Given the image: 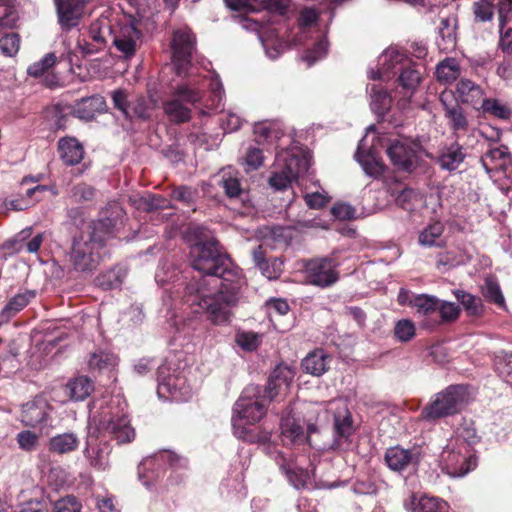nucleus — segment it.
Returning <instances> with one entry per match:
<instances>
[{"mask_svg": "<svg viewBox=\"0 0 512 512\" xmlns=\"http://www.w3.org/2000/svg\"><path fill=\"white\" fill-rule=\"evenodd\" d=\"M190 261L202 275L187 284L186 302L194 313L206 315L213 325H228L245 283L241 270L219 250L215 239L194 244Z\"/></svg>", "mask_w": 512, "mask_h": 512, "instance_id": "obj_1", "label": "nucleus"}, {"mask_svg": "<svg viewBox=\"0 0 512 512\" xmlns=\"http://www.w3.org/2000/svg\"><path fill=\"white\" fill-rule=\"evenodd\" d=\"M127 403L119 395L110 397L109 401L97 400L90 404V423H93L103 437H110L116 445L130 443L135 431L127 418Z\"/></svg>", "mask_w": 512, "mask_h": 512, "instance_id": "obj_2", "label": "nucleus"}, {"mask_svg": "<svg viewBox=\"0 0 512 512\" xmlns=\"http://www.w3.org/2000/svg\"><path fill=\"white\" fill-rule=\"evenodd\" d=\"M112 220L101 219L89 225L87 231L74 239L69 260L74 270L82 273H91L100 262V250L103 248L111 229Z\"/></svg>", "mask_w": 512, "mask_h": 512, "instance_id": "obj_3", "label": "nucleus"}, {"mask_svg": "<svg viewBox=\"0 0 512 512\" xmlns=\"http://www.w3.org/2000/svg\"><path fill=\"white\" fill-rule=\"evenodd\" d=\"M272 400L263 393L258 385H248L233 406L232 428L234 435L246 441H251L250 427L258 423L266 414Z\"/></svg>", "mask_w": 512, "mask_h": 512, "instance_id": "obj_4", "label": "nucleus"}, {"mask_svg": "<svg viewBox=\"0 0 512 512\" xmlns=\"http://www.w3.org/2000/svg\"><path fill=\"white\" fill-rule=\"evenodd\" d=\"M379 68L371 70L369 78L372 80H389L398 72L400 85L407 90L409 97L413 94L421 80L420 65L412 64L411 60L397 49L389 48L378 59Z\"/></svg>", "mask_w": 512, "mask_h": 512, "instance_id": "obj_5", "label": "nucleus"}, {"mask_svg": "<svg viewBox=\"0 0 512 512\" xmlns=\"http://www.w3.org/2000/svg\"><path fill=\"white\" fill-rule=\"evenodd\" d=\"M310 160L309 153L296 146L277 152L275 170L269 178L270 186L275 190L288 188L308 172Z\"/></svg>", "mask_w": 512, "mask_h": 512, "instance_id": "obj_6", "label": "nucleus"}, {"mask_svg": "<svg viewBox=\"0 0 512 512\" xmlns=\"http://www.w3.org/2000/svg\"><path fill=\"white\" fill-rule=\"evenodd\" d=\"M306 410L310 414L307 418L300 417L303 410L299 411L298 408H287L283 413L280 423L283 445L308 444L313 448V437L318 434L317 426L312 423V415L316 413V408L309 406Z\"/></svg>", "mask_w": 512, "mask_h": 512, "instance_id": "obj_7", "label": "nucleus"}, {"mask_svg": "<svg viewBox=\"0 0 512 512\" xmlns=\"http://www.w3.org/2000/svg\"><path fill=\"white\" fill-rule=\"evenodd\" d=\"M157 395L163 400L187 401L192 389L187 383L184 369L175 357L167 358L157 370Z\"/></svg>", "mask_w": 512, "mask_h": 512, "instance_id": "obj_8", "label": "nucleus"}, {"mask_svg": "<svg viewBox=\"0 0 512 512\" xmlns=\"http://www.w3.org/2000/svg\"><path fill=\"white\" fill-rule=\"evenodd\" d=\"M470 394L464 385H452L436 394L423 408L421 418L435 421L459 413L469 402Z\"/></svg>", "mask_w": 512, "mask_h": 512, "instance_id": "obj_9", "label": "nucleus"}, {"mask_svg": "<svg viewBox=\"0 0 512 512\" xmlns=\"http://www.w3.org/2000/svg\"><path fill=\"white\" fill-rule=\"evenodd\" d=\"M201 99L202 92L197 81L190 79L176 88L173 98L166 101L163 108L170 121L182 123L188 121L191 116V110L186 104L194 105Z\"/></svg>", "mask_w": 512, "mask_h": 512, "instance_id": "obj_10", "label": "nucleus"}, {"mask_svg": "<svg viewBox=\"0 0 512 512\" xmlns=\"http://www.w3.org/2000/svg\"><path fill=\"white\" fill-rule=\"evenodd\" d=\"M270 458L274 459L281 471L286 475L290 484L296 489L306 487L310 478L305 469L308 457L303 453H294V450H267Z\"/></svg>", "mask_w": 512, "mask_h": 512, "instance_id": "obj_11", "label": "nucleus"}, {"mask_svg": "<svg viewBox=\"0 0 512 512\" xmlns=\"http://www.w3.org/2000/svg\"><path fill=\"white\" fill-rule=\"evenodd\" d=\"M172 62L179 76H192L191 57L195 49V36L188 27L176 29L171 39Z\"/></svg>", "mask_w": 512, "mask_h": 512, "instance_id": "obj_12", "label": "nucleus"}, {"mask_svg": "<svg viewBox=\"0 0 512 512\" xmlns=\"http://www.w3.org/2000/svg\"><path fill=\"white\" fill-rule=\"evenodd\" d=\"M420 143L410 138L401 137L394 140L387 148V155L399 170L411 171L416 163Z\"/></svg>", "mask_w": 512, "mask_h": 512, "instance_id": "obj_13", "label": "nucleus"}, {"mask_svg": "<svg viewBox=\"0 0 512 512\" xmlns=\"http://www.w3.org/2000/svg\"><path fill=\"white\" fill-rule=\"evenodd\" d=\"M53 408L43 396H36L21 406L20 420L25 426L44 427L51 421Z\"/></svg>", "mask_w": 512, "mask_h": 512, "instance_id": "obj_14", "label": "nucleus"}, {"mask_svg": "<svg viewBox=\"0 0 512 512\" xmlns=\"http://www.w3.org/2000/svg\"><path fill=\"white\" fill-rule=\"evenodd\" d=\"M337 263L331 258H318L305 266L307 281L315 286L327 287L338 280L335 270Z\"/></svg>", "mask_w": 512, "mask_h": 512, "instance_id": "obj_15", "label": "nucleus"}, {"mask_svg": "<svg viewBox=\"0 0 512 512\" xmlns=\"http://www.w3.org/2000/svg\"><path fill=\"white\" fill-rule=\"evenodd\" d=\"M336 404L337 407L334 413V443L338 447L350 445L352 443L351 437L356 430L352 415L344 402L340 401Z\"/></svg>", "mask_w": 512, "mask_h": 512, "instance_id": "obj_16", "label": "nucleus"}, {"mask_svg": "<svg viewBox=\"0 0 512 512\" xmlns=\"http://www.w3.org/2000/svg\"><path fill=\"white\" fill-rule=\"evenodd\" d=\"M92 0H55L59 23L70 29L78 25L79 19L85 14L86 6Z\"/></svg>", "mask_w": 512, "mask_h": 512, "instance_id": "obj_17", "label": "nucleus"}, {"mask_svg": "<svg viewBox=\"0 0 512 512\" xmlns=\"http://www.w3.org/2000/svg\"><path fill=\"white\" fill-rule=\"evenodd\" d=\"M293 378L294 372L291 368L279 365L270 375L267 386L263 388V393L272 401L278 396L286 395Z\"/></svg>", "mask_w": 512, "mask_h": 512, "instance_id": "obj_18", "label": "nucleus"}, {"mask_svg": "<svg viewBox=\"0 0 512 512\" xmlns=\"http://www.w3.org/2000/svg\"><path fill=\"white\" fill-rule=\"evenodd\" d=\"M141 42V32L132 24L125 25L114 35L113 44L123 57H132Z\"/></svg>", "mask_w": 512, "mask_h": 512, "instance_id": "obj_19", "label": "nucleus"}, {"mask_svg": "<svg viewBox=\"0 0 512 512\" xmlns=\"http://www.w3.org/2000/svg\"><path fill=\"white\" fill-rule=\"evenodd\" d=\"M446 452L448 474L453 477H462L477 466V457L474 454L462 453L461 450H446Z\"/></svg>", "mask_w": 512, "mask_h": 512, "instance_id": "obj_20", "label": "nucleus"}, {"mask_svg": "<svg viewBox=\"0 0 512 512\" xmlns=\"http://www.w3.org/2000/svg\"><path fill=\"white\" fill-rule=\"evenodd\" d=\"M440 101L445 109V116L449 119V123L453 130L466 129L468 122L463 113V109L454 98L452 91H443L440 94Z\"/></svg>", "mask_w": 512, "mask_h": 512, "instance_id": "obj_21", "label": "nucleus"}, {"mask_svg": "<svg viewBox=\"0 0 512 512\" xmlns=\"http://www.w3.org/2000/svg\"><path fill=\"white\" fill-rule=\"evenodd\" d=\"M366 137H364L358 146L355 153V158L361 165L366 175L378 178L383 175L385 171V165L374 150H368L366 153L363 152L362 147Z\"/></svg>", "mask_w": 512, "mask_h": 512, "instance_id": "obj_22", "label": "nucleus"}, {"mask_svg": "<svg viewBox=\"0 0 512 512\" xmlns=\"http://www.w3.org/2000/svg\"><path fill=\"white\" fill-rule=\"evenodd\" d=\"M106 110V101L100 95L82 98L73 106V114L79 119L91 120Z\"/></svg>", "mask_w": 512, "mask_h": 512, "instance_id": "obj_23", "label": "nucleus"}, {"mask_svg": "<svg viewBox=\"0 0 512 512\" xmlns=\"http://www.w3.org/2000/svg\"><path fill=\"white\" fill-rule=\"evenodd\" d=\"M404 506L411 512H448L449 509L448 503L444 500L426 495L419 498L416 495H411L405 501Z\"/></svg>", "mask_w": 512, "mask_h": 512, "instance_id": "obj_24", "label": "nucleus"}, {"mask_svg": "<svg viewBox=\"0 0 512 512\" xmlns=\"http://www.w3.org/2000/svg\"><path fill=\"white\" fill-rule=\"evenodd\" d=\"M456 93L462 103L475 108L484 100V91L481 86L469 79H460L456 85Z\"/></svg>", "mask_w": 512, "mask_h": 512, "instance_id": "obj_25", "label": "nucleus"}, {"mask_svg": "<svg viewBox=\"0 0 512 512\" xmlns=\"http://www.w3.org/2000/svg\"><path fill=\"white\" fill-rule=\"evenodd\" d=\"M331 357L322 349H316L302 360L303 370L313 376L323 375L329 368Z\"/></svg>", "mask_w": 512, "mask_h": 512, "instance_id": "obj_26", "label": "nucleus"}, {"mask_svg": "<svg viewBox=\"0 0 512 512\" xmlns=\"http://www.w3.org/2000/svg\"><path fill=\"white\" fill-rule=\"evenodd\" d=\"M58 149L61 159L67 165H76L83 159L84 149L76 138L65 137L60 139Z\"/></svg>", "mask_w": 512, "mask_h": 512, "instance_id": "obj_27", "label": "nucleus"}, {"mask_svg": "<svg viewBox=\"0 0 512 512\" xmlns=\"http://www.w3.org/2000/svg\"><path fill=\"white\" fill-rule=\"evenodd\" d=\"M255 265L260 269L263 276L268 279H276L282 272L283 262L278 258L272 259V270H269L268 261L265 259L263 246L259 245L252 253Z\"/></svg>", "mask_w": 512, "mask_h": 512, "instance_id": "obj_28", "label": "nucleus"}, {"mask_svg": "<svg viewBox=\"0 0 512 512\" xmlns=\"http://www.w3.org/2000/svg\"><path fill=\"white\" fill-rule=\"evenodd\" d=\"M35 295L34 291H26L15 295L0 312V324L8 322L14 315L25 308Z\"/></svg>", "mask_w": 512, "mask_h": 512, "instance_id": "obj_29", "label": "nucleus"}, {"mask_svg": "<svg viewBox=\"0 0 512 512\" xmlns=\"http://www.w3.org/2000/svg\"><path fill=\"white\" fill-rule=\"evenodd\" d=\"M456 19L454 17L442 18L438 27L440 40L438 46L443 51H450L456 46Z\"/></svg>", "mask_w": 512, "mask_h": 512, "instance_id": "obj_30", "label": "nucleus"}, {"mask_svg": "<svg viewBox=\"0 0 512 512\" xmlns=\"http://www.w3.org/2000/svg\"><path fill=\"white\" fill-rule=\"evenodd\" d=\"M254 134L258 142L273 143L284 135L282 125L277 121H262L254 125Z\"/></svg>", "mask_w": 512, "mask_h": 512, "instance_id": "obj_31", "label": "nucleus"}, {"mask_svg": "<svg viewBox=\"0 0 512 512\" xmlns=\"http://www.w3.org/2000/svg\"><path fill=\"white\" fill-rule=\"evenodd\" d=\"M94 390L93 382L86 376L70 380L66 385V393L71 400L82 401L89 397Z\"/></svg>", "mask_w": 512, "mask_h": 512, "instance_id": "obj_32", "label": "nucleus"}, {"mask_svg": "<svg viewBox=\"0 0 512 512\" xmlns=\"http://www.w3.org/2000/svg\"><path fill=\"white\" fill-rule=\"evenodd\" d=\"M508 157V151L505 146L490 148L481 158V163L487 173L496 171L504 167Z\"/></svg>", "mask_w": 512, "mask_h": 512, "instance_id": "obj_33", "label": "nucleus"}, {"mask_svg": "<svg viewBox=\"0 0 512 512\" xmlns=\"http://www.w3.org/2000/svg\"><path fill=\"white\" fill-rule=\"evenodd\" d=\"M371 97V109L379 117H384L391 107L392 98L382 87L372 85L368 88Z\"/></svg>", "mask_w": 512, "mask_h": 512, "instance_id": "obj_34", "label": "nucleus"}, {"mask_svg": "<svg viewBox=\"0 0 512 512\" xmlns=\"http://www.w3.org/2000/svg\"><path fill=\"white\" fill-rule=\"evenodd\" d=\"M387 466L393 471H402L409 464L417 462L411 450H386L384 456Z\"/></svg>", "mask_w": 512, "mask_h": 512, "instance_id": "obj_35", "label": "nucleus"}, {"mask_svg": "<svg viewBox=\"0 0 512 512\" xmlns=\"http://www.w3.org/2000/svg\"><path fill=\"white\" fill-rule=\"evenodd\" d=\"M409 304L416 309V312L422 316H433L437 313L439 299L429 295H414Z\"/></svg>", "mask_w": 512, "mask_h": 512, "instance_id": "obj_36", "label": "nucleus"}, {"mask_svg": "<svg viewBox=\"0 0 512 512\" xmlns=\"http://www.w3.org/2000/svg\"><path fill=\"white\" fill-rule=\"evenodd\" d=\"M460 73V66L454 58L443 60L436 68V77L444 84H450L455 81L460 76Z\"/></svg>", "mask_w": 512, "mask_h": 512, "instance_id": "obj_37", "label": "nucleus"}, {"mask_svg": "<svg viewBox=\"0 0 512 512\" xmlns=\"http://www.w3.org/2000/svg\"><path fill=\"white\" fill-rule=\"evenodd\" d=\"M444 228L440 222H435L426 227L419 235V243L425 247L437 246L443 244L441 238Z\"/></svg>", "mask_w": 512, "mask_h": 512, "instance_id": "obj_38", "label": "nucleus"}, {"mask_svg": "<svg viewBox=\"0 0 512 512\" xmlns=\"http://www.w3.org/2000/svg\"><path fill=\"white\" fill-rule=\"evenodd\" d=\"M49 188L46 185H37L32 188H28L25 193V197L19 198V199H13L7 202V206L12 208L16 211H22L30 206L34 205L35 202L39 201L40 198L32 199L34 195H37L39 193H43L47 191Z\"/></svg>", "mask_w": 512, "mask_h": 512, "instance_id": "obj_39", "label": "nucleus"}, {"mask_svg": "<svg viewBox=\"0 0 512 512\" xmlns=\"http://www.w3.org/2000/svg\"><path fill=\"white\" fill-rule=\"evenodd\" d=\"M260 41L265 49L266 55L270 59L278 58L285 46L283 41L276 36L275 29L273 28H269L266 34L261 36Z\"/></svg>", "mask_w": 512, "mask_h": 512, "instance_id": "obj_40", "label": "nucleus"}, {"mask_svg": "<svg viewBox=\"0 0 512 512\" xmlns=\"http://www.w3.org/2000/svg\"><path fill=\"white\" fill-rule=\"evenodd\" d=\"M219 185L229 198H238L244 192L239 177L231 171H223Z\"/></svg>", "mask_w": 512, "mask_h": 512, "instance_id": "obj_41", "label": "nucleus"}, {"mask_svg": "<svg viewBox=\"0 0 512 512\" xmlns=\"http://www.w3.org/2000/svg\"><path fill=\"white\" fill-rule=\"evenodd\" d=\"M117 361L115 354L98 351L91 355L88 364L90 369L105 371L113 369L117 365Z\"/></svg>", "mask_w": 512, "mask_h": 512, "instance_id": "obj_42", "label": "nucleus"}, {"mask_svg": "<svg viewBox=\"0 0 512 512\" xmlns=\"http://www.w3.org/2000/svg\"><path fill=\"white\" fill-rule=\"evenodd\" d=\"M482 294L489 302L494 303L499 307L505 306L504 296L495 278H485L484 284L482 286Z\"/></svg>", "mask_w": 512, "mask_h": 512, "instance_id": "obj_43", "label": "nucleus"}, {"mask_svg": "<svg viewBox=\"0 0 512 512\" xmlns=\"http://www.w3.org/2000/svg\"><path fill=\"white\" fill-rule=\"evenodd\" d=\"M471 9L475 23H485L493 19V0H477L472 4Z\"/></svg>", "mask_w": 512, "mask_h": 512, "instance_id": "obj_44", "label": "nucleus"}, {"mask_svg": "<svg viewBox=\"0 0 512 512\" xmlns=\"http://www.w3.org/2000/svg\"><path fill=\"white\" fill-rule=\"evenodd\" d=\"M480 108L484 113L499 119H508L511 116V109L509 106L498 99L484 98Z\"/></svg>", "mask_w": 512, "mask_h": 512, "instance_id": "obj_45", "label": "nucleus"}, {"mask_svg": "<svg viewBox=\"0 0 512 512\" xmlns=\"http://www.w3.org/2000/svg\"><path fill=\"white\" fill-rule=\"evenodd\" d=\"M129 107L131 116L128 119H148L151 116V110L155 107V102L140 96L130 101Z\"/></svg>", "mask_w": 512, "mask_h": 512, "instance_id": "obj_46", "label": "nucleus"}, {"mask_svg": "<svg viewBox=\"0 0 512 512\" xmlns=\"http://www.w3.org/2000/svg\"><path fill=\"white\" fill-rule=\"evenodd\" d=\"M454 295L470 315L481 314L483 310L481 298L459 289L454 291Z\"/></svg>", "mask_w": 512, "mask_h": 512, "instance_id": "obj_47", "label": "nucleus"}, {"mask_svg": "<svg viewBox=\"0 0 512 512\" xmlns=\"http://www.w3.org/2000/svg\"><path fill=\"white\" fill-rule=\"evenodd\" d=\"M494 366L499 376L506 382H512V352H498L494 358Z\"/></svg>", "mask_w": 512, "mask_h": 512, "instance_id": "obj_48", "label": "nucleus"}, {"mask_svg": "<svg viewBox=\"0 0 512 512\" xmlns=\"http://www.w3.org/2000/svg\"><path fill=\"white\" fill-rule=\"evenodd\" d=\"M206 81H209V89L211 92V108L219 109L221 107L225 92L223 89V84L219 78V76L215 73H211L209 78L206 76L203 77Z\"/></svg>", "mask_w": 512, "mask_h": 512, "instance_id": "obj_49", "label": "nucleus"}, {"mask_svg": "<svg viewBox=\"0 0 512 512\" xmlns=\"http://www.w3.org/2000/svg\"><path fill=\"white\" fill-rule=\"evenodd\" d=\"M422 202V196L412 188H404L396 197V203L407 211H412Z\"/></svg>", "mask_w": 512, "mask_h": 512, "instance_id": "obj_50", "label": "nucleus"}, {"mask_svg": "<svg viewBox=\"0 0 512 512\" xmlns=\"http://www.w3.org/2000/svg\"><path fill=\"white\" fill-rule=\"evenodd\" d=\"M464 154L460 147L451 146L446 152L440 156V164L444 169L454 170L463 161Z\"/></svg>", "mask_w": 512, "mask_h": 512, "instance_id": "obj_51", "label": "nucleus"}, {"mask_svg": "<svg viewBox=\"0 0 512 512\" xmlns=\"http://www.w3.org/2000/svg\"><path fill=\"white\" fill-rule=\"evenodd\" d=\"M135 202L137 203L138 209H142L148 212L169 207V201L158 195L147 194L145 196H141Z\"/></svg>", "mask_w": 512, "mask_h": 512, "instance_id": "obj_52", "label": "nucleus"}, {"mask_svg": "<svg viewBox=\"0 0 512 512\" xmlns=\"http://www.w3.org/2000/svg\"><path fill=\"white\" fill-rule=\"evenodd\" d=\"M56 60L55 53H48L39 61L31 64L27 69V73L32 77H40L55 65Z\"/></svg>", "mask_w": 512, "mask_h": 512, "instance_id": "obj_53", "label": "nucleus"}, {"mask_svg": "<svg viewBox=\"0 0 512 512\" xmlns=\"http://www.w3.org/2000/svg\"><path fill=\"white\" fill-rule=\"evenodd\" d=\"M126 276V271L121 268L112 269L101 276L99 284L105 289L119 287Z\"/></svg>", "mask_w": 512, "mask_h": 512, "instance_id": "obj_54", "label": "nucleus"}, {"mask_svg": "<svg viewBox=\"0 0 512 512\" xmlns=\"http://www.w3.org/2000/svg\"><path fill=\"white\" fill-rule=\"evenodd\" d=\"M15 0H0V27H11L16 21Z\"/></svg>", "mask_w": 512, "mask_h": 512, "instance_id": "obj_55", "label": "nucleus"}, {"mask_svg": "<svg viewBox=\"0 0 512 512\" xmlns=\"http://www.w3.org/2000/svg\"><path fill=\"white\" fill-rule=\"evenodd\" d=\"M237 344L246 351H253L261 343V337L259 334L251 331H243L236 335Z\"/></svg>", "mask_w": 512, "mask_h": 512, "instance_id": "obj_56", "label": "nucleus"}, {"mask_svg": "<svg viewBox=\"0 0 512 512\" xmlns=\"http://www.w3.org/2000/svg\"><path fill=\"white\" fill-rule=\"evenodd\" d=\"M328 50V42L325 37L321 38L312 49L305 52L303 60L308 63L309 66L313 65L317 60L323 58Z\"/></svg>", "mask_w": 512, "mask_h": 512, "instance_id": "obj_57", "label": "nucleus"}, {"mask_svg": "<svg viewBox=\"0 0 512 512\" xmlns=\"http://www.w3.org/2000/svg\"><path fill=\"white\" fill-rule=\"evenodd\" d=\"M81 510V502L73 495L63 497L53 505L54 512H81Z\"/></svg>", "mask_w": 512, "mask_h": 512, "instance_id": "obj_58", "label": "nucleus"}, {"mask_svg": "<svg viewBox=\"0 0 512 512\" xmlns=\"http://www.w3.org/2000/svg\"><path fill=\"white\" fill-rule=\"evenodd\" d=\"M108 30L107 26L102 25L101 22H93L87 32L88 38L93 41V45L101 50L105 46V32Z\"/></svg>", "mask_w": 512, "mask_h": 512, "instance_id": "obj_59", "label": "nucleus"}, {"mask_svg": "<svg viewBox=\"0 0 512 512\" xmlns=\"http://www.w3.org/2000/svg\"><path fill=\"white\" fill-rule=\"evenodd\" d=\"M264 162L263 152L260 148L250 146L244 157L246 171L256 170L262 166Z\"/></svg>", "mask_w": 512, "mask_h": 512, "instance_id": "obj_60", "label": "nucleus"}, {"mask_svg": "<svg viewBox=\"0 0 512 512\" xmlns=\"http://www.w3.org/2000/svg\"><path fill=\"white\" fill-rule=\"evenodd\" d=\"M394 333L401 342L409 341L415 335V325L411 320L402 319L396 323Z\"/></svg>", "mask_w": 512, "mask_h": 512, "instance_id": "obj_61", "label": "nucleus"}, {"mask_svg": "<svg viewBox=\"0 0 512 512\" xmlns=\"http://www.w3.org/2000/svg\"><path fill=\"white\" fill-rule=\"evenodd\" d=\"M171 196L173 199L183 203L184 205L191 206L192 204H194L198 196V192L196 189H193L191 187L180 186L172 191Z\"/></svg>", "mask_w": 512, "mask_h": 512, "instance_id": "obj_62", "label": "nucleus"}, {"mask_svg": "<svg viewBox=\"0 0 512 512\" xmlns=\"http://www.w3.org/2000/svg\"><path fill=\"white\" fill-rule=\"evenodd\" d=\"M20 46L19 36L15 33H9L0 38V50L6 56L15 55Z\"/></svg>", "mask_w": 512, "mask_h": 512, "instance_id": "obj_63", "label": "nucleus"}, {"mask_svg": "<svg viewBox=\"0 0 512 512\" xmlns=\"http://www.w3.org/2000/svg\"><path fill=\"white\" fill-rule=\"evenodd\" d=\"M459 312L460 309L455 303L439 300V306L436 314H439L442 321L450 322L455 320L458 317Z\"/></svg>", "mask_w": 512, "mask_h": 512, "instance_id": "obj_64", "label": "nucleus"}]
</instances>
